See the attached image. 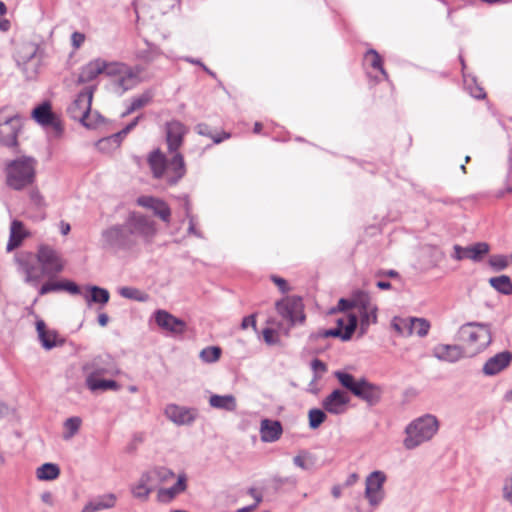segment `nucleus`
I'll return each instance as SVG.
<instances>
[{"instance_id": "774afa93", "label": "nucleus", "mask_w": 512, "mask_h": 512, "mask_svg": "<svg viewBox=\"0 0 512 512\" xmlns=\"http://www.w3.org/2000/svg\"><path fill=\"white\" fill-rule=\"evenodd\" d=\"M275 330L272 328H265L263 330V338L267 344H274L276 342L274 338Z\"/></svg>"}, {"instance_id": "39448f33", "label": "nucleus", "mask_w": 512, "mask_h": 512, "mask_svg": "<svg viewBox=\"0 0 512 512\" xmlns=\"http://www.w3.org/2000/svg\"><path fill=\"white\" fill-rule=\"evenodd\" d=\"M438 428L439 422L434 415L427 414L417 418L405 429L404 447L411 450L429 441L437 433Z\"/></svg>"}, {"instance_id": "6e6d98bb", "label": "nucleus", "mask_w": 512, "mask_h": 512, "mask_svg": "<svg viewBox=\"0 0 512 512\" xmlns=\"http://www.w3.org/2000/svg\"><path fill=\"white\" fill-rule=\"evenodd\" d=\"M16 232H15V228L14 229H10V237H9V241L7 243V246H6V250L8 252H11L13 251L14 249H16L18 246H20L22 240L19 239V238H16V236L14 235Z\"/></svg>"}, {"instance_id": "ea45409f", "label": "nucleus", "mask_w": 512, "mask_h": 512, "mask_svg": "<svg viewBox=\"0 0 512 512\" xmlns=\"http://www.w3.org/2000/svg\"><path fill=\"white\" fill-rule=\"evenodd\" d=\"M489 283L496 291L502 294H512V282L510 278L506 275L492 277L489 279Z\"/></svg>"}, {"instance_id": "c85d7f7f", "label": "nucleus", "mask_w": 512, "mask_h": 512, "mask_svg": "<svg viewBox=\"0 0 512 512\" xmlns=\"http://www.w3.org/2000/svg\"><path fill=\"white\" fill-rule=\"evenodd\" d=\"M187 488L186 475H178L177 482L169 488H160L157 493V498L160 502L168 503L172 501L177 495L184 492Z\"/></svg>"}, {"instance_id": "f03ea898", "label": "nucleus", "mask_w": 512, "mask_h": 512, "mask_svg": "<svg viewBox=\"0 0 512 512\" xmlns=\"http://www.w3.org/2000/svg\"><path fill=\"white\" fill-rule=\"evenodd\" d=\"M16 260L19 270L25 275L24 281L34 287L43 278L52 279L64 269L60 253L48 245L39 246L35 260L31 256L19 257Z\"/></svg>"}, {"instance_id": "de8ad7c7", "label": "nucleus", "mask_w": 512, "mask_h": 512, "mask_svg": "<svg viewBox=\"0 0 512 512\" xmlns=\"http://www.w3.org/2000/svg\"><path fill=\"white\" fill-rule=\"evenodd\" d=\"M413 333L419 337H425L430 330V323L425 318L412 317Z\"/></svg>"}, {"instance_id": "7ed1b4c3", "label": "nucleus", "mask_w": 512, "mask_h": 512, "mask_svg": "<svg viewBox=\"0 0 512 512\" xmlns=\"http://www.w3.org/2000/svg\"><path fill=\"white\" fill-rule=\"evenodd\" d=\"M36 161L32 157L23 156L6 164V184L13 190H22L30 185L35 178Z\"/></svg>"}, {"instance_id": "4be33fe9", "label": "nucleus", "mask_w": 512, "mask_h": 512, "mask_svg": "<svg viewBox=\"0 0 512 512\" xmlns=\"http://www.w3.org/2000/svg\"><path fill=\"white\" fill-rule=\"evenodd\" d=\"M110 66L111 62L101 58H96L82 67L78 81L80 83H88L95 80L102 73H105L107 76H109Z\"/></svg>"}, {"instance_id": "393cba45", "label": "nucleus", "mask_w": 512, "mask_h": 512, "mask_svg": "<svg viewBox=\"0 0 512 512\" xmlns=\"http://www.w3.org/2000/svg\"><path fill=\"white\" fill-rule=\"evenodd\" d=\"M512 361V353L502 351L490 357L483 365L482 372L486 376H494L505 370Z\"/></svg>"}, {"instance_id": "4d7b16f0", "label": "nucleus", "mask_w": 512, "mask_h": 512, "mask_svg": "<svg viewBox=\"0 0 512 512\" xmlns=\"http://www.w3.org/2000/svg\"><path fill=\"white\" fill-rule=\"evenodd\" d=\"M16 232H15V228L14 229H10V237H9V241L7 243V246H6V250L8 252H11L13 251L14 249H16L18 246H20L22 240L19 239V238H16V236L14 235Z\"/></svg>"}, {"instance_id": "ddd939ff", "label": "nucleus", "mask_w": 512, "mask_h": 512, "mask_svg": "<svg viewBox=\"0 0 512 512\" xmlns=\"http://www.w3.org/2000/svg\"><path fill=\"white\" fill-rule=\"evenodd\" d=\"M277 313L285 320L289 327L296 323H302L305 319L303 314V303L300 298L287 297L275 304Z\"/></svg>"}, {"instance_id": "2f4dec72", "label": "nucleus", "mask_w": 512, "mask_h": 512, "mask_svg": "<svg viewBox=\"0 0 512 512\" xmlns=\"http://www.w3.org/2000/svg\"><path fill=\"white\" fill-rule=\"evenodd\" d=\"M82 295L89 307L93 303L104 306L110 299V293L107 289L94 285L87 286L86 291Z\"/></svg>"}, {"instance_id": "473e14b6", "label": "nucleus", "mask_w": 512, "mask_h": 512, "mask_svg": "<svg viewBox=\"0 0 512 512\" xmlns=\"http://www.w3.org/2000/svg\"><path fill=\"white\" fill-rule=\"evenodd\" d=\"M209 404L215 409L233 412L237 408L236 398L231 395L213 394L209 398Z\"/></svg>"}, {"instance_id": "a878e982", "label": "nucleus", "mask_w": 512, "mask_h": 512, "mask_svg": "<svg viewBox=\"0 0 512 512\" xmlns=\"http://www.w3.org/2000/svg\"><path fill=\"white\" fill-rule=\"evenodd\" d=\"M433 356L440 361L454 363L465 356L459 345L438 344L433 348Z\"/></svg>"}, {"instance_id": "13d9d810", "label": "nucleus", "mask_w": 512, "mask_h": 512, "mask_svg": "<svg viewBox=\"0 0 512 512\" xmlns=\"http://www.w3.org/2000/svg\"><path fill=\"white\" fill-rule=\"evenodd\" d=\"M308 457H310V454L308 452H306V451H303L301 454H299V455H297V456H295L293 458V463L297 467H299V468H301L303 470H306V469H308V466L306 465L305 460Z\"/></svg>"}, {"instance_id": "423d86ee", "label": "nucleus", "mask_w": 512, "mask_h": 512, "mask_svg": "<svg viewBox=\"0 0 512 512\" xmlns=\"http://www.w3.org/2000/svg\"><path fill=\"white\" fill-rule=\"evenodd\" d=\"M334 376L343 387L370 406L376 405L380 401L382 391L379 386L364 378L356 380L353 375L343 371H336Z\"/></svg>"}, {"instance_id": "5701e85b", "label": "nucleus", "mask_w": 512, "mask_h": 512, "mask_svg": "<svg viewBox=\"0 0 512 512\" xmlns=\"http://www.w3.org/2000/svg\"><path fill=\"white\" fill-rule=\"evenodd\" d=\"M350 398L347 393L340 389L333 390L322 401L324 410L330 414L339 415L346 411Z\"/></svg>"}, {"instance_id": "69168bd1", "label": "nucleus", "mask_w": 512, "mask_h": 512, "mask_svg": "<svg viewBox=\"0 0 512 512\" xmlns=\"http://www.w3.org/2000/svg\"><path fill=\"white\" fill-rule=\"evenodd\" d=\"M353 294L351 295V298L350 299H340L339 302H338V310L339 311H347L351 308H353Z\"/></svg>"}, {"instance_id": "6ab92c4d", "label": "nucleus", "mask_w": 512, "mask_h": 512, "mask_svg": "<svg viewBox=\"0 0 512 512\" xmlns=\"http://www.w3.org/2000/svg\"><path fill=\"white\" fill-rule=\"evenodd\" d=\"M453 250L452 258L457 261L469 259L480 262L489 253L490 246L486 242H477L466 247L456 244L453 246Z\"/></svg>"}, {"instance_id": "dca6fc26", "label": "nucleus", "mask_w": 512, "mask_h": 512, "mask_svg": "<svg viewBox=\"0 0 512 512\" xmlns=\"http://www.w3.org/2000/svg\"><path fill=\"white\" fill-rule=\"evenodd\" d=\"M86 376H92L94 379L103 375L114 376L120 373L113 359L109 356H98L83 366Z\"/></svg>"}, {"instance_id": "a19ab883", "label": "nucleus", "mask_w": 512, "mask_h": 512, "mask_svg": "<svg viewBox=\"0 0 512 512\" xmlns=\"http://www.w3.org/2000/svg\"><path fill=\"white\" fill-rule=\"evenodd\" d=\"M148 471L151 474L154 481L157 483V485L168 482L174 477V473L172 470L162 466L153 467Z\"/></svg>"}, {"instance_id": "f3484780", "label": "nucleus", "mask_w": 512, "mask_h": 512, "mask_svg": "<svg viewBox=\"0 0 512 512\" xmlns=\"http://www.w3.org/2000/svg\"><path fill=\"white\" fill-rule=\"evenodd\" d=\"M32 116L34 119L45 128L51 129V133L54 137L61 135L63 127L60 119L51 111L49 103H43L37 106Z\"/></svg>"}, {"instance_id": "a18cd8bd", "label": "nucleus", "mask_w": 512, "mask_h": 512, "mask_svg": "<svg viewBox=\"0 0 512 512\" xmlns=\"http://www.w3.org/2000/svg\"><path fill=\"white\" fill-rule=\"evenodd\" d=\"M221 355V348L217 346H209L201 350L200 358L205 363L216 362Z\"/></svg>"}, {"instance_id": "b1692460", "label": "nucleus", "mask_w": 512, "mask_h": 512, "mask_svg": "<svg viewBox=\"0 0 512 512\" xmlns=\"http://www.w3.org/2000/svg\"><path fill=\"white\" fill-rule=\"evenodd\" d=\"M158 487L157 483L152 478L149 471H145L141 474L137 483L131 486V493L134 498L140 501H147L150 494Z\"/></svg>"}, {"instance_id": "6e6552de", "label": "nucleus", "mask_w": 512, "mask_h": 512, "mask_svg": "<svg viewBox=\"0 0 512 512\" xmlns=\"http://www.w3.org/2000/svg\"><path fill=\"white\" fill-rule=\"evenodd\" d=\"M136 244L132 239L125 223L122 225H113L101 233L102 248L114 253L122 250H129Z\"/></svg>"}, {"instance_id": "338daca9", "label": "nucleus", "mask_w": 512, "mask_h": 512, "mask_svg": "<svg viewBox=\"0 0 512 512\" xmlns=\"http://www.w3.org/2000/svg\"><path fill=\"white\" fill-rule=\"evenodd\" d=\"M249 326H251L254 329H256V317H255L254 314L246 316L242 320V323H241V328L242 329H247Z\"/></svg>"}, {"instance_id": "680f3d73", "label": "nucleus", "mask_w": 512, "mask_h": 512, "mask_svg": "<svg viewBox=\"0 0 512 512\" xmlns=\"http://www.w3.org/2000/svg\"><path fill=\"white\" fill-rule=\"evenodd\" d=\"M14 228H15V232H16L14 235L16 236V238L23 240L25 237V230H24L22 222L14 220L11 223L10 229H14Z\"/></svg>"}, {"instance_id": "f8f14e48", "label": "nucleus", "mask_w": 512, "mask_h": 512, "mask_svg": "<svg viewBox=\"0 0 512 512\" xmlns=\"http://www.w3.org/2000/svg\"><path fill=\"white\" fill-rule=\"evenodd\" d=\"M386 480V474L380 470L373 471L366 477L364 495L371 506L377 507L384 500Z\"/></svg>"}, {"instance_id": "bb28decb", "label": "nucleus", "mask_w": 512, "mask_h": 512, "mask_svg": "<svg viewBox=\"0 0 512 512\" xmlns=\"http://www.w3.org/2000/svg\"><path fill=\"white\" fill-rule=\"evenodd\" d=\"M154 315L160 328L172 333H182L184 331L185 323L166 310H157Z\"/></svg>"}, {"instance_id": "0e129e2a", "label": "nucleus", "mask_w": 512, "mask_h": 512, "mask_svg": "<svg viewBox=\"0 0 512 512\" xmlns=\"http://www.w3.org/2000/svg\"><path fill=\"white\" fill-rule=\"evenodd\" d=\"M271 279L278 286L279 290L282 293H285L289 290V286L285 279L278 277V276H272Z\"/></svg>"}, {"instance_id": "37998d69", "label": "nucleus", "mask_w": 512, "mask_h": 512, "mask_svg": "<svg viewBox=\"0 0 512 512\" xmlns=\"http://www.w3.org/2000/svg\"><path fill=\"white\" fill-rule=\"evenodd\" d=\"M82 420L79 417H70L64 422L63 439L70 440L80 429Z\"/></svg>"}, {"instance_id": "5fc2aeb1", "label": "nucleus", "mask_w": 512, "mask_h": 512, "mask_svg": "<svg viewBox=\"0 0 512 512\" xmlns=\"http://www.w3.org/2000/svg\"><path fill=\"white\" fill-rule=\"evenodd\" d=\"M30 201L37 209H43L46 206L45 199L38 190H31Z\"/></svg>"}, {"instance_id": "412c9836", "label": "nucleus", "mask_w": 512, "mask_h": 512, "mask_svg": "<svg viewBox=\"0 0 512 512\" xmlns=\"http://www.w3.org/2000/svg\"><path fill=\"white\" fill-rule=\"evenodd\" d=\"M137 204L141 207L153 211L154 215L161 219L163 222L167 224L170 223L171 209L162 199L152 196H140L137 199Z\"/></svg>"}, {"instance_id": "a211bd4d", "label": "nucleus", "mask_w": 512, "mask_h": 512, "mask_svg": "<svg viewBox=\"0 0 512 512\" xmlns=\"http://www.w3.org/2000/svg\"><path fill=\"white\" fill-rule=\"evenodd\" d=\"M164 415L177 426L191 425L198 417V411L195 408L180 406L177 404H168L164 409Z\"/></svg>"}, {"instance_id": "cd10ccee", "label": "nucleus", "mask_w": 512, "mask_h": 512, "mask_svg": "<svg viewBox=\"0 0 512 512\" xmlns=\"http://www.w3.org/2000/svg\"><path fill=\"white\" fill-rule=\"evenodd\" d=\"M117 496L114 493H106L91 498L83 507L85 512H100L116 506Z\"/></svg>"}, {"instance_id": "864d4df0", "label": "nucleus", "mask_w": 512, "mask_h": 512, "mask_svg": "<svg viewBox=\"0 0 512 512\" xmlns=\"http://www.w3.org/2000/svg\"><path fill=\"white\" fill-rule=\"evenodd\" d=\"M311 368L314 372V381L318 380L321 377V375L327 371L326 364L317 358L312 360Z\"/></svg>"}, {"instance_id": "c756f323", "label": "nucleus", "mask_w": 512, "mask_h": 512, "mask_svg": "<svg viewBox=\"0 0 512 512\" xmlns=\"http://www.w3.org/2000/svg\"><path fill=\"white\" fill-rule=\"evenodd\" d=\"M36 330L38 338L46 350H51L62 344V340H58L57 332L54 330H47L46 324L43 320L39 319L36 321Z\"/></svg>"}, {"instance_id": "1a4fd4ad", "label": "nucleus", "mask_w": 512, "mask_h": 512, "mask_svg": "<svg viewBox=\"0 0 512 512\" xmlns=\"http://www.w3.org/2000/svg\"><path fill=\"white\" fill-rule=\"evenodd\" d=\"M352 305L360 314L361 333H365L370 324L377 322V306L372 303L369 293L363 290L353 292Z\"/></svg>"}, {"instance_id": "2eb2a0df", "label": "nucleus", "mask_w": 512, "mask_h": 512, "mask_svg": "<svg viewBox=\"0 0 512 512\" xmlns=\"http://www.w3.org/2000/svg\"><path fill=\"white\" fill-rule=\"evenodd\" d=\"M21 126V118L18 115H4V110H0V143L7 147L17 146Z\"/></svg>"}, {"instance_id": "0eeeda50", "label": "nucleus", "mask_w": 512, "mask_h": 512, "mask_svg": "<svg viewBox=\"0 0 512 512\" xmlns=\"http://www.w3.org/2000/svg\"><path fill=\"white\" fill-rule=\"evenodd\" d=\"M458 339L471 349V354H477L492 342L490 325L478 322L463 324L459 328Z\"/></svg>"}, {"instance_id": "58836bf2", "label": "nucleus", "mask_w": 512, "mask_h": 512, "mask_svg": "<svg viewBox=\"0 0 512 512\" xmlns=\"http://www.w3.org/2000/svg\"><path fill=\"white\" fill-rule=\"evenodd\" d=\"M118 292L123 298L138 302H147L150 298L149 294L135 287L124 286Z\"/></svg>"}, {"instance_id": "9d476101", "label": "nucleus", "mask_w": 512, "mask_h": 512, "mask_svg": "<svg viewBox=\"0 0 512 512\" xmlns=\"http://www.w3.org/2000/svg\"><path fill=\"white\" fill-rule=\"evenodd\" d=\"M109 77H113L114 92L123 95L126 91L137 85L135 72L123 62H111Z\"/></svg>"}, {"instance_id": "4c0bfd02", "label": "nucleus", "mask_w": 512, "mask_h": 512, "mask_svg": "<svg viewBox=\"0 0 512 512\" xmlns=\"http://www.w3.org/2000/svg\"><path fill=\"white\" fill-rule=\"evenodd\" d=\"M147 47L137 52L136 58L146 64H150L162 55V51L155 45L146 43Z\"/></svg>"}, {"instance_id": "8fccbe9b", "label": "nucleus", "mask_w": 512, "mask_h": 512, "mask_svg": "<svg viewBox=\"0 0 512 512\" xmlns=\"http://www.w3.org/2000/svg\"><path fill=\"white\" fill-rule=\"evenodd\" d=\"M195 129H196L198 134L203 135V136H207V137H211L215 144H219L224 139H228L230 137V134H228V133H224L223 136H214V135H212L211 132H210L209 126L206 125V124H198Z\"/></svg>"}, {"instance_id": "79ce46f5", "label": "nucleus", "mask_w": 512, "mask_h": 512, "mask_svg": "<svg viewBox=\"0 0 512 512\" xmlns=\"http://www.w3.org/2000/svg\"><path fill=\"white\" fill-rule=\"evenodd\" d=\"M153 98V93L151 91H145L140 96L132 99L130 106L124 113V115L130 114L150 103Z\"/></svg>"}, {"instance_id": "052dcab7", "label": "nucleus", "mask_w": 512, "mask_h": 512, "mask_svg": "<svg viewBox=\"0 0 512 512\" xmlns=\"http://www.w3.org/2000/svg\"><path fill=\"white\" fill-rule=\"evenodd\" d=\"M84 41H85V35L83 33H80V32L72 33L71 43L75 49L80 48L82 46V44L84 43Z\"/></svg>"}, {"instance_id": "e2e57ef3", "label": "nucleus", "mask_w": 512, "mask_h": 512, "mask_svg": "<svg viewBox=\"0 0 512 512\" xmlns=\"http://www.w3.org/2000/svg\"><path fill=\"white\" fill-rule=\"evenodd\" d=\"M189 219L188 234L194 235L198 238H203L201 231L196 228V219L194 216L187 217Z\"/></svg>"}, {"instance_id": "f704fd0d", "label": "nucleus", "mask_w": 512, "mask_h": 512, "mask_svg": "<svg viewBox=\"0 0 512 512\" xmlns=\"http://www.w3.org/2000/svg\"><path fill=\"white\" fill-rule=\"evenodd\" d=\"M139 119H140V117L138 116L132 122H130L125 128H123L120 132H118L110 137L100 139L96 143V146L100 150L106 149V146L110 143H113L116 147L119 146L122 137L126 136L134 127H136Z\"/></svg>"}, {"instance_id": "49530a36", "label": "nucleus", "mask_w": 512, "mask_h": 512, "mask_svg": "<svg viewBox=\"0 0 512 512\" xmlns=\"http://www.w3.org/2000/svg\"><path fill=\"white\" fill-rule=\"evenodd\" d=\"M366 60L369 61L370 65L374 69L379 70L385 78L388 77L387 72L383 68L381 56L376 50L370 49L369 51H367Z\"/></svg>"}, {"instance_id": "7c9ffc66", "label": "nucleus", "mask_w": 512, "mask_h": 512, "mask_svg": "<svg viewBox=\"0 0 512 512\" xmlns=\"http://www.w3.org/2000/svg\"><path fill=\"white\" fill-rule=\"evenodd\" d=\"M282 425L279 421L263 419L260 426V435L263 442H275L282 434Z\"/></svg>"}, {"instance_id": "c9c22d12", "label": "nucleus", "mask_w": 512, "mask_h": 512, "mask_svg": "<svg viewBox=\"0 0 512 512\" xmlns=\"http://www.w3.org/2000/svg\"><path fill=\"white\" fill-rule=\"evenodd\" d=\"M392 328L401 336L409 337L413 334L412 317H394L391 322Z\"/></svg>"}, {"instance_id": "f257e3e1", "label": "nucleus", "mask_w": 512, "mask_h": 512, "mask_svg": "<svg viewBox=\"0 0 512 512\" xmlns=\"http://www.w3.org/2000/svg\"><path fill=\"white\" fill-rule=\"evenodd\" d=\"M187 132L188 128L178 120H172L166 124V142L172 156L168 159L159 149L149 154L148 164L154 178L161 179L173 186L185 176L184 158L178 150L182 146Z\"/></svg>"}, {"instance_id": "3c124183", "label": "nucleus", "mask_w": 512, "mask_h": 512, "mask_svg": "<svg viewBox=\"0 0 512 512\" xmlns=\"http://www.w3.org/2000/svg\"><path fill=\"white\" fill-rule=\"evenodd\" d=\"M501 496L505 502L512 506V475L503 480Z\"/></svg>"}, {"instance_id": "09e8293b", "label": "nucleus", "mask_w": 512, "mask_h": 512, "mask_svg": "<svg viewBox=\"0 0 512 512\" xmlns=\"http://www.w3.org/2000/svg\"><path fill=\"white\" fill-rule=\"evenodd\" d=\"M489 265L491 268H493L495 271H502L506 269L509 265V260L505 255H492L489 258Z\"/></svg>"}, {"instance_id": "603ef678", "label": "nucleus", "mask_w": 512, "mask_h": 512, "mask_svg": "<svg viewBox=\"0 0 512 512\" xmlns=\"http://www.w3.org/2000/svg\"><path fill=\"white\" fill-rule=\"evenodd\" d=\"M62 291V282L57 281H48L40 286L38 290V294L40 296L46 295L51 292H59Z\"/></svg>"}, {"instance_id": "aec40b11", "label": "nucleus", "mask_w": 512, "mask_h": 512, "mask_svg": "<svg viewBox=\"0 0 512 512\" xmlns=\"http://www.w3.org/2000/svg\"><path fill=\"white\" fill-rule=\"evenodd\" d=\"M358 319L354 314H350L348 316V322L345 325V330H342L341 327H335L332 329L320 330L311 335V338L320 339V338H328L335 337L340 338L342 341L350 340L356 327H357Z\"/></svg>"}, {"instance_id": "e433bc0d", "label": "nucleus", "mask_w": 512, "mask_h": 512, "mask_svg": "<svg viewBox=\"0 0 512 512\" xmlns=\"http://www.w3.org/2000/svg\"><path fill=\"white\" fill-rule=\"evenodd\" d=\"M60 475V469L58 465L53 463H45L37 468L36 476L42 481H51L58 478Z\"/></svg>"}, {"instance_id": "20e7f679", "label": "nucleus", "mask_w": 512, "mask_h": 512, "mask_svg": "<svg viewBox=\"0 0 512 512\" xmlns=\"http://www.w3.org/2000/svg\"><path fill=\"white\" fill-rule=\"evenodd\" d=\"M14 58L25 77L33 79L43 65L45 50L37 43L23 42L18 45Z\"/></svg>"}, {"instance_id": "4468645a", "label": "nucleus", "mask_w": 512, "mask_h": 512, "mask_svg": "<svg viewBox=\"0 0 512 512\" xmlns=\"http://www.w3.org/2000/svg\"><path fill=\"white\" fill-rule=\"evenodd\" d=\"M125 225L134 240L136 237H141L149 241L156 234L155 222L145 215L133 213L128 217Z\"/></svg>"}, {"instance_id": "9b49d317", "label": "nucleus", "mask_w": 512, "mask_h": 512, "mask_svg": "<svg viewBox=\"0 0 512 512\" xmlns=\"http://www.w3.org/2000/svg\"><path fill=\"white\" fill-rule=\"evenodd\" d=\"M93 93V87L85 88L67 108L70 117L80 121L86 127H92V124L88 121V117L91 111Z\"/></svg>"}, {"instance_id": "bf43d9fd", "label": "nucleus", "mask_w": 512, "mask_h": 512, "mask_svg": "<svg viewBox=\"0 0 512 512\" xmlns=\"http://www.w3.org/2000/svg\"><path fill=\"white\" fill-rule=\"evenodd\" d=\"M62 291H67L73 295L81 293L79 286L72 281H62Z\"/></svg>"}, {"instance_id": "72a5a7b5", "label": "nucleus", "mask_w": 512, "mask_h": 512, "mask_svg": "<svg viewBox=\"0 0 512 512\" xmlns=\"http://www.w3.org/2000/svg\"><path fill=\"white\" fill-rule=\"evenodd\" d=\"M85 384L87 388L92 392L107 390L117 391L120 389V385L114 380H106L101 378L94 379L92 376H86Z\"/></svg>"}, {"instance_id": "c03bdc74", "label": "nucleus", "mask_w": 512, "mask_h": 512, "mask_svg": "<svg viewBox=\"0 0 512 512\" xmlns=\"http://www.w3.org/2000/svg\"><path fill=\"white\" fill-rule=\"evenodd\" d=\"M309 427L317 429L327 418L326 413L318 408L310 409L308 412Z\"/></svg>"}]
</instances>
